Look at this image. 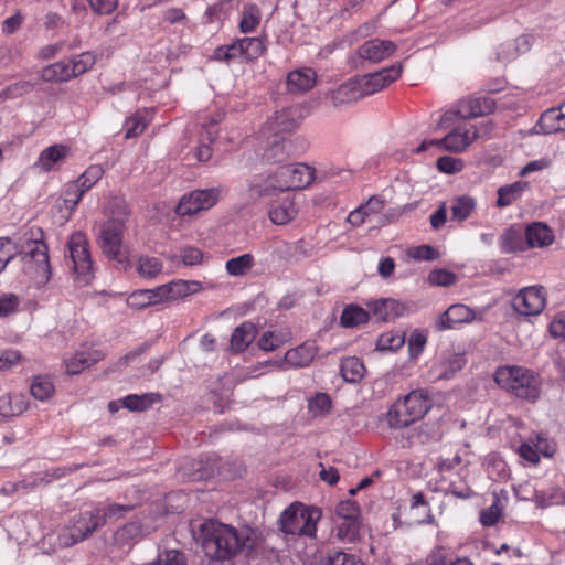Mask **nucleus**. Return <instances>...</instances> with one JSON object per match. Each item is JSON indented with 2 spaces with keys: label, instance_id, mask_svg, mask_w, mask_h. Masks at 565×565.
<instances>
[{
  "label": "nucleus",
  "instance_id": "1",
  "mask_svg": "<svg viewBox=\"0 0 565 565\" xmlns=\"http://www.w3.org/2000/svg\"><path fill=\"white\" fill-rule=\"evenodd\" d=\"M257 539V532L249 526L236 529L212 519L200 524L196 537L206 557L217 562L232 561L239 553L250 552Z\"/></svg>",
  "mask_w": 565,
  "mask_h": 565
},
{
  "label": "nucleus",
  "instance_id": "2",
  "mask_svg": "<svg viewBox=\"0 0 565 565\" xmlns=\"http://www.w3.org/2000/svg\"><path fill=\"white\" fill-rule=\"evenodd\" d=\"M315 171L307 164L281 166L263 183H253L247 189L249 200L271 196L277 192L301 190L311 184Z\"/></svg>",
  "mask_w": 565,
  "mask_h": 565
},
{
  "label": "nucleus",
  "instance_id": "3",
  "mask_svg": "<svg viewBox=\"0 0 565 565\" xmlns=\"http://www.w3.org/2000/svg\"><path fill=\"white\" fill-rule=\"evenodd\" d=\"M128 212L122 209L106 221L99 232V245L104 255L117 262L122 269L129 266L128 252L122 246V234L126 228Z\"/></svg>",
  "mask_w": 565,
  "mask_h": 565
},
{
  "label": "nucleus",
  "instance_id": "4",
  "mask_svg": "<svg viewBox=\"0 0 565 565\" xmlns=\"http://www.w3.org/2000/svg\"><path fill=\"white\" fill-rule=\"evenodd\" d=\"M495 382L518 398L534 402L541 393V383L531 371L519 366L499 369L494 374Z\"/></svg>",
  "mask_w": 565,
  "mask_h": 565
},
{
  "label": "nucleus",
  "instance_id": "5",
  "mask_svg": "<svg viewBox=\"0 0 565 565\" xmlns=\"http://www.w3.org/2000/svg\"><path fill=\"white\" fill-rule=\"evenodd\" d=\"M321 515L322 512L319 508L294 502L279 518L280 530L289 535L313 537L317 532V522Z\"/></svg>",
  "mask_w": 565,
  "mask_h": 565
},
{
  "label": "nucleus",
  "instance_id": "6",
  "mask_svg": "<svg viewBox=\"0 0 565 565\" xmlns=\"http://www.w3.org/2000/svg\"><path fill=\"white\" fill-rule=\"evenodd\" d=\"M429 408V399L422 392L413 391L390 407L386 420L391 428L402 429L422 419Z\"/></svg>",
  "mask_w": 565,
  "mask_h": 565
},
{
  "label": "nucleus",
  "instance_id": "7",
  "mask_svg": "<svg viewBox=\"0 0 565 565\" xmlns=\"http://www.w3.org/2000/svg\"><path fill=\"white\" fill-rule=\"evenodd\" d=\"M104 526V514L99 507L75 514L67 529L58 535L61 546L70 547L88 537Z\"/></svg>",
  "mask_w": 565,
  "mask_h": 565
},
{
  "label": "nucleus",
  "instance_id": "8",
  "mask_svg": "<svg viewBox=\"0 0 565 565\" xmlns=\"http://www.w3.org/2000/svg\"><path fill=\"white\" fill-rule=\"evenodd\" d=\"M26 248L28 250L21 254L24 270L38 287H42L50 281L52 275L49 247L42 238H31Z\"/></svg>",
  "mask_w": 565,
  "mask_h": 565
},
{
  "label": "nucleus",
  "instance_id": "9",
  "mask_svg": "<svg viewBox=\"0 0 565 565\" xmlns=\"http://www.w3.org/2000/svg\"><path fill=\"white\" fill-rule=\"evenodd\" d=\"M478 137L479 132L476 126H459L451 129L443 139L424 140L416 152L420 153L430 146H436L446 151L458 153L465 151Z\"/></svg>",
  "mask_w": 565,
  "mask_h": 565
},
{
  "label": "nucleus",
  "instance_id": "10",
  "mask_svg": "<svg viewBox=\"0 0 565 565\" xmlns=\"http://www.w3.org/2000/svg\"><path fill=\"white\" fill-rule=\"evenodd\" d=\"M70 256L74 271L83 284H88L92 278L93 262L88 249V241L83 232H75L67 242Z\"/></svg>",
  "mask_w": 565,
  "mask_h": 565
},
{
  "label": "nucleus",
  "instance_id": "11",
  "mask_svg": "<svg viewBox=\"0 0 565 565\" xmlns=\"http://www.w3.org/2000/svg\"><path fill=\"white\" fill-rule=\"evenodd\" d=\"M495 108V103L489 97H468L462 99L455 111L445 113L438 124L439 127H446V124L454 117L460 119H471L491 114Z\"/></svg>",
  "mask_w": 565,
  "mask_h": 565
},
{
  "label": "nucleus",
  "instance_id": "12",
  "mask_svg": "<svg viewBox=\"0 0 565 565\" xmlns=\"http://www.w3.org/2000/svg\"><path fill=\"white\" fill-rule=\"evenodd\" d=\"M218 201L216 189L196 190L183 195L175 209L180 216H191L211 209Z\"/></svg>",
  "mask_w": 565,
  "mask_h": 565
},
{
  "label": "nucleus",
  "instance_id": "13",
  "mask_svg": "<svg viewBox=\"0 0 565 565\" xmlns=\"http://www.w3.org/2000/svg\"><path fill=\"white\" fill-rule=\"evenodd\" d=\"M401 66H392L390 68H383L379 72L364 75L361 78H356L355 82L360 89L362 98L372 95L397 79L401 75Z\"/></svg>",
  "mask_w": 565,
  "mask_h": 565
},
{
  "label": "nucleus",
  "instance_id": "14",
  "mask_svg": "<svg viewBox=\"0 0 565 565\" xmlns=\"http://www.w3.org/2000/svg\"><path fill=\"white\" fill-rule=\"evenodd\" d=\"M512 306L522 316H536L545 307V296L541 288L526 287L515 295Z\"/></svg>",
  "mask_w": 565,
  "mask_h": 565
},
{
  "label": "nucleus",
  "instance_id": "15",
  "mask_svg": "<svg viewBox=\"0 0 565 565\" xmlns=\"http://www.w3.org/2000/svg\"><path fill=\"white\" fill-rule=\"evenodd\" d=\"M473 320H481L477 313L468 306L462 303L451 305L444 313L438 317L437 329H454L457 324L469 323Z\"/></svg>",
  "mask_w": 565,
  "mask_h": 565
},
{
  "label": "nucleus",
  "instance_id": "16",
  "mask_svg": "<svg viewBox=\"0 0 565 565\" xmlns=\"http://www.w3.org/2000/svg\"><path fill=\"white\" fill-rule=\"evenodd\" d=\"M316 355L313 344L303 343L295 349L288 350L282 360L276 361V369L287 370L289 367H305L310 364Z\"/></svg>",
  "mask_w": 565,
  "mask_h": 565
},
{
  "label": "nucleus",
  "instance_id": "17",
  "mask_svg": "<svg viewBox=\"0 0 565 565\" xmlns=\"http://www.w3.org/2000/svg\"><path fill=\"white\" fill-rule=\"evenodd\" d=\"M395 49L392 41L372 39L362 44L358 52L361 58L376 63L388 57Z\"/></svg>",
  "mask_w": 565,
  "mask_h": 565
},
{
  "label": "nucleus",
  "instance_id": "18",
  "mask_svg": "<svg viewBox=\"0 0 565 565\" xmlns=\"http://www.w3.org/2000/svg\"><path fill=\"white\" fill-rule=\"evenodd\" d=\"M316 78V72L310 67L294 70L287 75V89L294 94L306 93L315 86Z\"/></svg>",
  "mask_w": 565,
  "mask_h": 565
},
{
  "label": "nucleus",
  "instance_id": "19",
  "mask_svg": "<svg viewBox=\"0 0 565 565\" xmlns=\"http://www.w3.org/2000/svg\"><path fill=\"white\" fill-rule=\"evenodd\" d=\"M371 316L377 321H390L398 318L404 312V306L394 299H379L367 303Z\"/></svg>",
  "mask_w": 565,
  "mask_h": 565
},
{
  "label": "nucleus",
  "instance_id": "20",
  "mask_svg": "<svg viewBox=\"0 0 565 565\" xmlns=\"http://www.w3.org/2000/svg\"><path fill=\"white\" fill-rule=\"evenodd\" d=\"M327 98L330 100L332 106L339 107L359 100L362 98V96L355 79H353L329 92L327 94Z\"/></svg>",
  "mask_w": 565,
  "mask_h": 565
},
{
  "label": "nucleus",
  "instance_id": "21",
  "mask_svg": "<svg viewBox=\"0 0 565 565\" xmlns=\"http://www.w3.org/2000/svg\"><path fill=\"white\" fill-rule=\"evenodd\" d=\"M525 237L529 248L545 247L551 245L554 241L551 228L541 222L529 225L525 228Z\"/></svg>",
  "mask_w": 565,
  "mask_h": 565
},
{
  "label": "nucleus",
  "instance_id": "22",
  "mask_svg": "<svg viewBox=\"0 0 565 565\" xmlns=\"http://www.w3.org/2000/svg\"><path fill=\"white\" fill-rule=\"evenodd\" d=\"M70 153L68 147L64 145H53L45 148L39 156L35 163L41 171L49 172L54 166L62 162Z\"/></svg>",
  "mask_w": 565,
  "mask_h": 565
},
{
  "label": "nucleus",
  "instance_id": "23",
  "mask_svg": "<svg viewBox=\"0 0 565 565\" xmlns=\"http://www.w3.org/2000/svg\"><path fill=\"white\" fill-rule=\"evenodd\" d=\"M558 108H550L545 110L535 126L532 128L533 134L551 135L558 131H564L563 117L558 116Z\"/></svg>",
  "mask_w": 565,
  "mask_h": 565
},
{
  "label": "nucleus",
  "instance_id": "24",
  "mask_svg": "<svg viewBox=\"0 0 565 565\" xmlns=\"http://www.w3.org/2000/svg\"><path fill=\"white\" fill-rule=\"evenodd\" d=\"M501 248L504 253H516L529 249L525 231L520 226H510L501 236Z\"/></svg>",
  "mask_w": 565,
  "mask_h": 565
},
{
  "label": "nucleus",
  "instance_id": "25",
  "mask_svg": "<svg viewBox=\"0 0 565 565\" xmlns=\"http://www.w3.org/2000/svg\"><path fill=\"white\" fill-rule=\"evenodd\" d=\"M256 328L252 322H243L236 327L231 335V349L234 352H243L254 341Z\"/></svg>",
  "mask_w": 565,
  "mask_h": 565
},
{
  "label": "nucleus",
  "instance_id": "26",
  "mask_svg": "<svg viewBox=\"0 0 565 565\" xmlns=\"http://www.w3.org/2000/svg\"><path fill=\"white\" fill-rule=\"evenodd\" d=\"M477 202L472 196L458 195L451 200L450 220L455 222H463L475 212Z\"/></svg>",
  "mask_w": 565,
  "mask_h": 565
},
{
  "label": "nucleus",
  "instance_id": "27",
  "mask_svg": "<svg viewBox=\"0 0 565 565\" xmlns=\"http://www.w3.org/2000/svg\"><path fill=\"white\" fill-rule=\"evenodd\" d=\"M371 317L370 310L367 311L358 305L351 303L344 307L340 317V324L344 328H355L366 323Z\"/></svg>",
  "mask_w": 565,
  "mask_h": 565
},
{
  "label": "nucleus",
  "instance_id": "28",
  "mask_svg": "<svg viewBox=\"0 0 565 565\" xmlns=\"http://www.w3.org/2000/svg\"><path fill=\"white\" fill-rule=\"evenodd\" d=\"M232 49L246 60H256L265 51L264 41L260 38H244L232 44Z\"/></svg>",
  "mask_w": 565,
  "mask_h": 565
},
{
  "label": "nucleus",
  "instance_id": "29",
  "mask_svg": "<svg viewBox=\"0 0 565 565\" xmlns=\"http://www.w3.org/2000/svg\"><path fill=\"white\" fill-rule=\"evenodd\" d=\"M298 125L299 122L296 118V110L286 109L275 115V117L269 121V129L276 137L278 134L294 131Z\"/></svg>",
  "mask_w": 565,
  "mask_h": 565
},
{
  "label": "nucleus",
  "instance_id": "30",
  "mask_svg": "<svg viewBox=\"0 0 565 565\" xmlns=\"http://www.w3.org/2000/svg\"><path fill=\"white\" fill-rule=\"evenodd\" d=\"M529 188V183L525 181H515L512 184L500 186L497 191V206L507 207L518 201L522 193Z\"/></svg>",
  "mask_w": 565,
  "mask_h": 565
},
{
  "label": "nucleus",
  "instance_id": "31",
  "mask_svg": "<svg viewBox=\"0 0 565 565\" xmlns=\"http://www.w3.org/2000/svg\"><path fill=\"white\" fill-rule=\"evenodd\" d=\"M40 76L49 83H62L73 78L68 61H60L43 67Z\"/></svg>",
  "mask_w": 565,
  "mask_h": 565
},
{
  "label": "nucleus",
  "instance_id": "32",
  "mask_svg": "<svg viewBox=\"0 0 565 565\" xmlns=\"http://www.w3.org/2000/svg\"><path fill=\"white\" fill-rule=\"evenodd\" d=\"M340 373L348 383H359L365 373V366L356 356H348L341 360Z\"/></svg>",
  "mask_w": 565,
  "mask_h": 565
},
{
  "label": "nucleus",
  "instance_id": "33",
  "mask_svg": "<svg viewBox=\"0 0 565 565\" xmlns=\"http://www.w3.org/2000/svg\"><path fill=\"white\" fill-rule=\"evenodd\" d=\"M533 39L529 34H522L512 42L502 44V51L498 52V60H510L520 53L527 52L532 46Z\"/></svg>",
  "mask_w": 565,
  "mask_h": 565
},
{
  "label": "nucleus",
  "instance_id": "34",
  "mask_svg": "<svg viewBox=\"0 0 565 565\" xmlns=\"http://www.w3.org/2000/svg\"><path fill=\"white\" fill-rule=\"evenodd\" d=\"M26 407V403L22 395L6 394L0 396V415L3 417L21 415Z\"/></svg>",
  "mask_w": 565,
  "mask_h": 565
},
{
  "label": "nucleus",
  "instance_id": "35",
  "mask_svg": "<svg viewBox=\"0 0 565 565\" xmlns=\"http://www.w3.org/2000/svg\"><path fill=\"white\" fill-rule=\"evenodd\" d=\"M312 245L305 241L285 243L284 257L289 263H297L312 255Z\"/></svg>",
  "mask_w": 565,
  "mask_h": 565
},
{
  "label": "nucleus",
  "instance_id": "36",
  "mask_svg": "<svg viewBox=\"0 0 565 565\" xmlns=\"http://www.w3.org/2000/svg\"><path fill=\"white\" fill-rule=\"evenodd\" d=\"M297 211L294 202L290 200H284L277 205H273L269 210V218L274 224L285 225L296 216Z\"/></svg>",
  "mask_w": 565,
  "mask_h": 565
},
{
  "label": "nucleus",
  "instance_id": "37",
  "mask_svg": "<svg viewBox=\"0 0 565 565\" xmlns=\"http://www.w3.org/2000/svg\"><path fill=\"white\" fill-rule=\"evenodd\" d=\"M160 401V395L147 393L142 395L131 394L122 399L124 407L132 412H142Z\"/></svg>",
  "mask_w": 565,
  "mask_h": 565
},
{
  "label": "nucleus",
  "instance_id": "38",
  "mask_svg": "<svg viewBox=\"0 0 565 565\" xmlns=\"http://www.w3.org/2000/svg\"><path fill=\"white\" fill-rule=\"evenodd\" d=\"M322 565H364L360 557L341 550H331L322 561Z\"/></svg>",
  "mask_w": 565,
  "mask_h": 565
},
{
  "label": "nucleus",
  "instance_id": "39",
  "mask_svg": "<svg viewBox=\"0 0 565 565\" xmlns=\"http://www.w3.org/2000/svg\"><path fill=\"white\" fill-rule=\"evenodd\" d=\"M254 265V257L250 254H243L226 262L225 268L231 276H243Z\"/></svg>",
  "mask_w": 565,
  "mask_h": 565
},
{
  "label": "nucleus",
  "instance_id": "40",
  "mask_svg": "<svg viewBox=\"0 0 565 565\" xmlns=\"http://www.w3.org/2000/svg\"><path fill=\"white\" fill-rule=\"evenodd\" d=\"M260 22V10L256 4H245L243 7V17L239 22V30L243 33L254 31Z\"/></svg>",
  "mask_w": 565,
  "mask_h": 565
},
{
  "label": "nucleus",
  "instance_id": "41",
  "mask_svg": "<svg viewBox=\"0 0 565 565\" xmlns=\"http://www.w3.org/2000/svg\"><path fill=\"white\" fill-rule=\"evenodd\" d=\"M35 85L36 83L30 81L15 82L0 92V100L15 99L25 96L34 89Z\"/></svg>",
  "mask_w": 565,
  "mask_h": 565
},
{
  "label": "nucleus",
  "instance_id": "42",
  "mask_svg": "<svg viewBox=\"0 0 565 565\" xmlns=\"http://www.w3.org/2000/svg\"><path fill=\"white\" fill-rule=\"evenodd\" d=\"M68 63L71 75L74 78L90 70L96 63V57L92 52H84L70 60Z\"/></svg>",
  "mask_w": 565,
  "mask_h": 565
},
{
  "label": "nucleus",
  "instance_id": "43",
  "mask_svg": "<svg viewBox=\"0 0 565 565\" xmlns=\"http://www.w3.org/2000/svg\"><path fill=\"white\" fill-rule=\"evenodd\" d=\"M142 535V526L139 521H131L115 532V541L118 544H129Z\"/></svg>",
  "mask_w": 565,
  "mask_h": 565
},
{
  "label": "nucleus",
  "instance_id": "44",
  "mask_svg": "<svg viewBox=\"0 0 565 565\" xmlns=\"http://www.w3.org/2000/svg\"><path fill=\"white\" fill-rule=\"evenodd\" d=\"M285 139L276 136L270 142L269 147L265 149L263 154V161L271 164L281 162L286 157V145Z\"/></svg>",
  "mask_w": 565,
  "mask_h": 565
},
{
  "label": "nucleus",
  "instance_id": "45",
  "mask_svg": "<svg viewBox=\"0 0 565 565\" xmlns=\"http://www.w3.org/2000/svg\"><path fill=\"white\" fill-rule=\"evenodd\" d=\"M31 394L39 401L49 399L54 393V385L47 377L38 376L30 387Z\"/></svg>",
  "mask_w": 565,
  "mask_h": 565
},
{
  "label": "nucleus",
  "instance_id": "46",
  "mask_svg": "<svg viewBox=\"0 0 565 565\" xmlns=\"http://www.w3.org/2000/svg\"><path fill=\"white\" fill-rule=\"evenodd\" d=\"M162 270L161 262L156 257L143 256L139 258L137 271L140 276L153 278Z\"/></svg>",
  "mask_w": 565,
  "mask_h": 565
},
{
  "label": "nucleus",
  "instance_id": "47",
  "mask_svg": "<svg viewBox=\"0 0 565 565\" xmlns=\"http://www.w3.org/2000/svg\"><path fill=\"white\" fill-rule=\"evenodd\" d=\"M104 174V169L99 164L88 167L75 181L85 192H87Z\"/></svg>",
  "mask_w": 565,
  "mask_h": 565
},
{
  "label": "nucleus",
  "instance_id": "48",
  "mask_svg": "<svg viewBox=\"0 0 565 565\" xmlns=\"http://www.w3.org/2000/svg\"><path fill=\"white\" fill-rule=\"evenodd\" d=\"M404 342V335L394 332H385L377 339L376 349L380 351H395L399 349Z\"/></svg>",
  "mask_w": 565,
  "mask_h": 565
},
{
  "label": "nucleus",
  "instance_id": "49",
  "mask_svg": "<svg viewBox=\"0 0 565 565\" xmlns=\"http://www.w3.org/2000/svg\"><path fill=\"white\" fill-rule=\"evenodd\" d=\"M337 536L341 540L353 541L359 534L360 520L339 519Z\"/></svg>",
  "mask_w": 565,
  "mask_h": 565
},
{
  "label": "nucleus",
  "instance_id": "50",
  "mask_svg": "<svg viewBox=\"0 0 565 565\" xmlns=\"http://www.w3.org/2000/svg\"><path fill=\"white\" fill-rule=\"evenodd\" d=\"M286 342V339L282 333L276 331H267L262 334L258 340V347L260 350L270 352L279 347H281Z\"/></svg>",
  "mask_w": 565,
  "mask_h": 565
},
{
  "label": "nucleus",
  "instance_id": "51",
  "mask_svg": "<svg viewBox=\"0 0 565 565\" xmlns=\"http://www.w3.org/2000/svg\"><path fill=\"white\" fill-rule=\"evenodd\" d=\"M94 362L95 361L89 359L86 353H76L74 356L65 360L66 372L73 375L79 374Z\"/></svg>",
  "mask_w": 565,
  "mask_h": 565
},
{
  "label": "nucleus",
  "instance_id": "52",
  "mask_svg": "<svg viewBox=\"0 0 565 565\" xmlns=\"http://www.w3.org/2000/svg\"><path fill=\"white\" fill-rule=\"evenodd\" d=\"M465 365L466 359L463 354L450 353L443 363L444 371L441 376L449 379L452 375H455L458 371L462 370Z\"/></svg>",
  "mask_w": 565,
  "mask_h": 565
},
{
  "label": "nucleus",
  "instance_id": "53",
  "mask_svg": "<svg viewBox=\"0 0 565 565\" xmlns=\"http://www.w3.org/2000/svg\"><path fill=\"white\" fill-rule=\"evenodd\" d=\"M331 398L326 393H318L313 398L309 401V411L313 416H320L329 413L331 408Z\"/></svg>",
  "mask_w": 565,
  "mask_h": 565
},
{
  "label": "nucleus",
  "instance_id": "54",
  "mask_svg": "<svg viewBox=\"0 0 565 565\" xmlns=\"http://www.w3.org/2000/svg\"><path fill=\"white\" fill-rule=\"evenodd\" d=\"M84 193L85 191L76 182L68 183L64 192L65 207L70 211H74Z\"/></svg>",
  "mask_w": 565,
  "mask_h": 565
},
{
  "label": "nucleus",
  "instance_id": "55",
  "mask_svg": "<svg viewBox=\"0 0 565 565\" xmlns=\"http://www.w3.org/2000/svg\"><path fill=\"white\" fill-rule=\"evenodd\" d=\"M338 519L360 520V507L355 501H341L335 508Z\"/></svg>",
  "mask_w": 565,
  "mask_h": 565
},
{
  "label": "nucleus",
  "instance_id": "56",
  "mask_svg": "<svg viewBox=\"0 0 565 565\" xmlns=\"http://www.w3.org/2000/svg\"><path fill=\"white\" fill-rule=\"evenodd\" d=\"M169 292L171 300H177L179 298H183L194 292L195 289L193 287L198 286L195 281H175L168 284Z\"/></svg>",
  "mask_w": 565,
  "mask_h": 565
},
{
  "label": "nucleus",
  "instance_id": "57",
  "mask_svg": "<svg viewBox=\"0 0 565 565\" xmlns=\"http://www.w3.org/2000/svg\"><path fill=\"white\" fill-rule=\"evenodd\" d=\"M456 275L446 269H436L428 275V281L434 286L449 287L456 282Z\"/></svg>",
  "mask_w": 565,
  "mask_h": 565
},
{
  "label": "nucleus",
  "instance_id": "58",
  "mask_svg": "<svg viewBox=\"0 0 565 565\" xmlns=\"http://www.w3.org/2000/svg\"><path fill=\"white\" fill-rule=\"evenodd\" d=\"M132 510V505L129 504H117L113 503L107 505L106 508H99V512L104 514V525L106 524V521L109 520H118L128 512Z\"/></svg>",
  "mask_w": 565,
  "mask_h": 565
},
{
  "label": "nucleus",
  "instance_id": "59",
  "mask_svg": "<svg viewBox=\"0 0 565 565\" xmlns=\"http://www.w3.org/2000/svg\"><path fill=\"white\" fill-rule=\"evenodd\" d=\"M437 168L439 171L444 173H457L460 172L463 168V162L459 158H454L450 156H443L437 160Z\"/></svg>",
  "mask_w": 565,
  "mask_h": 565
},
{
  "label": "nucleus",
  "instance_id": "60",
  "mask_svg": "<svg viewBox=\"0 0 565 565\" xmlns=\"http://www.w3.org/2000/svg\"><path fill=\"white\" fill-rule=\"evenodd\" d=\"M180 259L184 266H196L203 260V253L196 247H184L180 250Z\"/></svg>",
  "mask_w": 565,
  "mask_h": 565
},
{
  "label": "nucleus",
  "instance_id": "61",
  "mask_svg": "<svg viewBox=\"0 0 565 565\" xmlns=\"http://www.w3.org/2000/svg\"><path fill=\"white\" fill-rule=\"evenodd\" d=\"M127 305L134 309H143L151 306L148 289H140L131 292L127 298Z\"/></svg>",
  "mask_w": 565,
  "mask_h": 565
},
{
  "label": "nucleus",
  "instance_id": "62",
  "mask_svg": "<svg viewBox=\"0 0 565 565\" xmlns=\"http://www.w3.org/2000/svg\"><path fill=\"white\" fill-rule=\"evenodd\" d=\"M126 139L135 138L143 132L146 129V121L140 116H134L129 118L126 124Z\"/></svg>",
  "mask_w": 565,
  "mask_h": 565
},
{
  "label": "nucleus",
  "instance_id": "63",
  "mask_svg": "<svg viewBox=\"0 0 565 565\" xmlns=\"http://www.w3.org/2000/svg\"><path fill=\"white\" fill-rule=\"evenodd\" d=\"M20 300L13 294L0 296V317H7L17 311Z\"/></svg>",
  "mask_w": 565,
  "mask_h": 565
},
{
  "label": "nucleus",
  "instance_id": "64",
  "mask_svg": "<svg viewBox=\"0 0 565 565\" xmlns=\"http://www.w3.org/2000/svg\"><path fill=\"white\" fill-rule=\"evenodd\" d=\"M501 515V509L497 503H493L489 509L480 512V522L484 526L494 525Z\"/></svg>",
  "mask_w": 565,
  "mask_h": 565
}]
</instances>
